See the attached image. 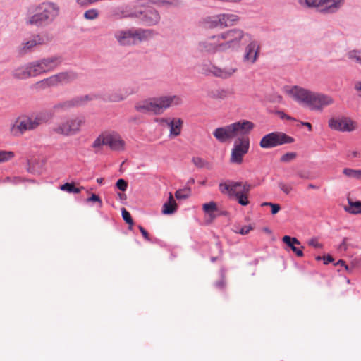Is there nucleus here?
I'll return each instance as SVG.
<instances>
[{
  "mask_svg": "<svg viewBox=\"0 0 361 361\" xmlns=\"http://www.w3.org/2000/svg\"><path fill=\"white\" fill-rule=\"evenodd\" d=\"M111 16L116 18H122L128 17V16L124 13V10L121 6L114 7L111 11Z\"/></svg>",
  "mask_w": 361,
  "mask_h": 361,
  "instance_id": "nucleus-41",
  "label": "nucleus"
},
{
  "mask_svg": "<svg viewBox=\"0 0 361 361\" xmlns=\"http://www.w3.org/2000/svg\"><path fill=\"white\" fill-rule=\"evenodd\" d=\"M130 31L133 45L136 44L137 42L147 41L152 38L157 34L156 32L152 29L131 28Z\"/></svg>",
  "mask_w": 361,
  "mask_h": 361,
  "instance_id": "nucleus-18",
  "label": "nucleus"
},
{
  "mask_svg": "<svg viewBox=\"0 0 361 361\" xmlns=\"http://www.w3.org/2000/svg\"><path fill=\"white\" fill-rule=\"evenodd\" d=\"M247 46L245 47V54L243 56L244 61L254 63L259 53V45L256 40H254L250 37V40L247 39Z\"/></svg>",
  "mask_w": 361,
  "mask_h": 361,
  "instance_id": "nucleus-19",
  "label": "nucleus"
},
{
  "mask_svg": "<svg viewBox=\"0 0 361 361\" xmlns=\"http://www.w3.org/2000/svg\"><path fill=\"white\" fill-rule=\"evenodd\" d=\"M116 186L118 189L124 192L127 190L128 183L124 179L120 178L117 180V182L116 183Z\"/></svg>",
  "mask_w": 361,
  "mask_h": 361,
  "instance_id": "nucleus-47",
  "label": "nucleus"
},
{
  "mask_svg": "<svg viewBox=\"0 0 361 361\" xmlns=\"http://www.w3.org/2000/svg\"><path fill=\"white\" fill-rule=\"evenodd\" d=\"M243 182H234L232 181L230 184L226 183H220L219 188L222 194H228L230 197H233V195L236 192L237 189L241 187Z\"/></svg>",
  "mask_w": 361,
  "mask_h": 361,
  "instance_id": "nucleus-26",
  "label": "nucleus"
},
{
  "mask_svg": "<svg viewBox=\"0 0 361 361\" xmlns=\"http://www.w3.org/2000/svg\"><path fill=\"white\" fill-rule=\"evenodd\" d=\"M192 163L199 168H202L205 165V161L200 157H193L192 159Z\"/></svg>",
  "mask_w": 361,
  "mask_h": 361,
  "instance_id": "nucleus-50",
  "label": "nucleus"
},
{
  "mask_svg": "<svg viewBox=\"0 0 361 361\" xmlns=\"http://www.w3.org/2000/svg\"><path fill=\"white\" fill-rule=\"evenodd\" d=\"M160 122L166 123L170 128V135L176 137L180 134L183 121L180 118H173L169 121L167 118H160Z\"/></svg>",
  "mask_w": 361,
  "mask_h": 361,
  "instance_id": "nucleus-24",
  "label": "nucleus"
},
{
  "mask_svg": "<svg viewBox=\"0 0 361 361\" xmlns=\"http://www.w3.org/2000/svg\"><path fill=\"white\" fill-rule=\"evenodd\" d=\"M270 204V207H271V214H276V213L279 212V211L281 209V207L279 204Z\"/></svg>",
  "mask_w": 361,
  "mask_h": 361,
  "instance_id": "nucleus-58",
  "label": "nucleus"
},
{
  "mask_svg": "<svg viewBox=\"0 0 361 361\" xmlns=\"http://www.w3.org/2000/svg\"><path fill=\"white\" fill-rule=\"evenodd\" d=\"M309 245L312 246L315 248H322L323 246L321 243H318L317 240L312 238L308 242Z\"/></svg>",
  "mask_w": 361,
  "mask_h": 361,
  "instance_id": "nucleus-54",
  "label": "nucleus"
},
{
  "mask_svg": "<svg viewBox=\"0 0 361 361\" xmlns=\"http://www.w3.org/2000/svg\"><path fill=\"white\" fill-rule=\"evenodd\" d=\"M177 204L172 194L170 193L168 201L163 205L162 213L164 214H172L177 210Z\"/></svg>",
  "mask_w": 361,
  "mask_h": 361,
  "instance_id": "nucleus-29",
  "label": "nucleus"
},
{
  "mask_svg": "<svg viewBox=\"0 0 361 361\" xmlns=\"http://www.w3.org/2000/svg\"><path fill=\"white\" fill-rule=\"evenodd\" d=\"M202 209L204 211V212L208 214L212 218L214 217V214H215L216 212H219V209L216 206V202L212 201L204 204L202 206Z\"/></svg>",
  "mask_w": 361,
  "mask_h": 361,
  "instance_id": "nucleus-35",
  "label": "nucleus"
},
{
  "mask_svg": "<svg viewBox=\"0 0 361 361\" xmlns=\"http://www.w3.org/2000/svg\"><path fill=\"white\" fill-rule=\"evenodd\" d=\"M138 228L139 230L140 231L142 236L144 237V238L146 240H148L149 241L150 240V238H149V233L142 226H138Z\"/></svg>",
  "mask_w": 361,
  "mask_h": 361,
  "instance_id": "nucleus-55",
  "label": "nucleus"
},
{
  "mask_svg": "<svg viewBox=\"0 0 361 361\" xmlns=\"http://www.w3.org/2000/svg\"><path fill=\"white\" fill-rule=\"evenodd\" d=\"M231 94H233V92L229 89H218L212 92V97L224 99Z\"/></svg>",
  "mask_w": 361,
  "mask_h": 361,
  "instance_id": "nucleus-34",
  "label": "nucleus"
},
{
  "mask_svg": "<svg viewBox=\"0 0 361 361\" xmlns=\"http://www.w3.org/2000/svg\"><path fill=\"white\" fill-rule=\"evenodd\" d=\"M86 202H98L99 207H102V201L101 198L97 195H96L94 193H92L91 195V196L86 200Z\"/></svg>",
  "mask_w": 361,
  "mask_h": 361,
  "instance_id": "nucleus-48",
  "label": "nucleus"
},
{
  "mask_svg": "<svg viewBox=\"0 0 361 361\" xmlns=\"http://www.w3.org/2000/svg\"><path fill=\"white\" fill-rule=\"evenodd\" d=\"M60 189L63 191H66L68 193L78 194L84 190L85 188L81 186L80 188H76L74 183H66L60 186Z\"/></svg>",
  "mask_w": 361,
  "mask_h": 361,
  "instance_id": "nucleus-33",
  "label": "nucleus"
},
{
  "mask_svg": "<svg viewBox=\"0 0 361 361\" xmlns=\"http://www.w3.org/2000/svg\"><path fill=\"white\" fill-rule=\"evenodd\" d=\"M154 4H170L172 5L178 2V0H149Z\"/></svg>",
  "mask_w": 361,
  "mask_h": 361,
  "instance_id": "nucleus-52",
  "label": "nucleus"
},
{
  "mask_svg": "<svg viewBox=\"0 0 361 361\" xmlns=\"http://www.w3.org/2000/svg\"><path fill=\"white\" fill-rule=\"evenodd\" d=\"M129 17L139 20L146 26L157 25L161 19L159 12L154 8H147L144 10L135 11L129 14Z\"/></svg>",
  "mask_w": 361,
  "mask_h": 361,
  "instance_id": "nucleus-10",
  "label": "nucleus"
},
{
  "mask_svg": "<svg viewBox=\"0 0 361 361\" xmlns=\"http://www.w3.org/2000/svg\"><path fill=\"white\" fill-rule=\"evenodd\" d=\"M216 68V66L212 63L211 62H205L202 63L200 66V72L202 74L207 76H214Z\"/></svg>",
  "mask_w": 361,
  "mask_h": 361,
  "instance_id": "nucleus-31",
  "label": "nucleus"
},
{
  "mask_svg": "<svg viewBox=\"0 0 361 361\" xmlns=\"http://www.w3.org/2000/svg\"><path fill=\"white\" fill-rule=\"evenodd\" d=\"M323 261L324 264H328L329 263L334 262V258L331 255H327L326 256L323 257Z\"/></svg>",
  "mask_w": 361,
  "mask_h": 361,
  "instance_id": "nucleus-59",
  "label": "nucleus"
},
{
  "mask_svg": "<svg viewBox=\"0 0 361 361\" xmlns=\"http://www.w3.org/2000/svg\"><path fill=\"white\" fill-rule=\"evenodd\" d=\"M301 125L302 126H305V127H307L309 130L311 131L312 130V125L311 123H308V122H301Z\"/></svg>",
  "mask_w": 361,
  "mask_h": 361,
  "instance_id": "nucleus-63",
  "label": "nucleus"
},
{
  "mask_svg": "<svg viewBox=\"0 0 361 361\" xmlns=\"http://www.w3.org/2000/svg\"><path fill=\"white\" fill-rule=\"evenodd\" d=\"M250 40V35L245 33L240 29H231L218 35L217 40H220V51H226L229 49H235L240 47L241 44Z\"/></svg>",
  "mask_w": 361,
  "mask_h": 361,
  "instance_id": "nucleus-5",
  "label": "nucleus"
},
{
  "mask_svg": "<svg viewBox=\"0 0 361 361\" xmlns=\"http://www.w3.org/2000/svg\"><path fill=\"white\" fill-rule=\"evenodd\" d=\"M279 187L286 195L289 194L292 190V187L290 185L285 184L283 182L279 183Z\"/></svg>",
  "mask_w": 361,
  "mask_h": 361,
  "instance_id": "nucleus-49",
  "label": "nucleus"
},
{
  "mask_svg": "<svg viewBox=\"0 0 361 361\" xmlns=\"http://www.w3.org/2000/svg\"><path fill=\"white\" fill-rule=\"evenodd\" d=\"M106 134H102L99 135L92 143V147L95 149H99L102 146L106 145Z\"/></svg>",
  "mask_w": 361,
  "mask_h": 361,
  "instance_id": "nucleus-42",
  "label": "nucleus"
},
{
  "mask_svg": "<svg viewBox=\"0 0 361 361\" xmlns=\"http://www.w3.org/2000/svg\"><path fill=\"white\" fill-rule=\"evenodd\" d=\"M276 114L279 116V117L281 118V119H286V120H289V121H295V119L288 115H287L286 114H285L283 111H277L276 112Z\"/></svg>",
  "mask_w": 361,
  "mask_h": 361,
  "instance_id": "nucleus-51",
  "label": "nucleus"
},
{
  "mask_svg": "<svg viewBox=\"0 0 361 361\" xmlns=\"http://www.w3.org/2000/svg\"><path fill=\"white\" fill-rule=\"evenodd\" d=\"M52 116L51 113L41 112L35 117L19 118L11 127V132L15 135L18 133L22 135L27 130H34L41 124L47 123Z\"/></svg>",
  "mask_w": 361,
  "mask_h": 361,
  "instance_id": "nucleus-6",
  "label": "nucleus"
},
{
  "mask_svg": "<svg viewBox=\"0 0 361 361\" xmlns=\"http://www.w3.org/2000/svg\"><path fill=\"white\" fill-rule=\"evenodd\" d=\"M241 190H236L235 194L233 195V197L238 200V202L242 206H246L249 204V201L247 200V195L252 188V185L248 183H243Z\"/></svg>",
  "mask_w": 361,
  "mask_h": 361,
  "instance_id": "nucleus-21",
  "label": "nucleus"
},
{
  "mask_svg": "<svg viewBox=\"0 0 361 361\" xmlns=\"http://www.w3.org/2000/svg\"><path fill=\"white\" fill-rule=\"evenodd\" d=\"M38 84L43 88H46L52 86H57L58 85H59V82L57 75L56 74L50 76L49 78L41 80L38 82Z\"/></svg>",
  "mask_w": 361,
  "mask_h": 361,
  "instance_id": "nucleus-32",
  "label": "nucleus"
},
{
  "mask_svg": "<svg viewBox=\"0 0 361 361\" xmlns=\"http://www.w3.org/2000/svg\"><path fill=\"white\" fill-rule=\"evenodd\" d=\"M12 76L18 80H24L30 77H35V75L32 72L31 63H30L25 66H21L14 69L12 71Z\"/></svg>",
  "mask_w": 361,
  "mask_h": 361,
  "instance_id": "nucleus-22",
  "label": "nucleus"
},
{
  "mask_svg": "<svg viewBox=\"0 0 361 361\" xmlns=\"http://www.w3.org/2000/svg\"><path fill=\"white\" fill-rule=\"evenodd\" d=\"M106 145L112 150L119 151L124 149L125 142L117 134H106Z\"/></svg>",
  "mask_w": 361,
  "mask_h": 361,
  "instance_id": "nucleus-20",
  "label": "nucleus"
},
{
  "mask_svg": "<svg viewBox=\"0 0 361 361\" xmlns=\"http://www.w3.org/2000/svg\"><path fill=\"white\" fill-rule=\"evenodd\" d=\"M59 84L68 83L75 80L78 78L77 73L74 71H66L57 73Z\"/></svg>",
  "mask_w": 361,
  "mask_h": 361,
  "instance_id": "nucleus-28",
  "label": "nucleus"
},
{
  "mask_svg": "<svg viewBox=\"0 0 361 361\" xmlns=\"http://www.w3.org/2000/svg\"><path fill=\"white\" fill-rule=\"evenodd\" d=\"M14 157V153L11 151H0V163L11 160Z\"/></svg>",
  "mask_w": 361,
  "mask_h": 361,
  "instance_id": "nucleus-43",
  "label": "nucleus"
},
{
  "mask_svg": "<svg viewBox=\"0 0 361 361\" xmlns=\"http://www.w3.org/2000/svg\"><path fill=\"white\" fill-rule=\"evenodd\" d=\"M99 12L97 8L88 9L83 14L84 18L87 20H96L99 18Z\"/></svg>",
  "mask_w": 361,
  "mask_h": 361,
  "instance_id": "nucleus-39",
  "label": "nucleus"
},
{
  "mask_svg": "<svg viewBox=\"0 0 361 361\" xmlns=\"http://www.w3.org/2000/svg\"><path fill=\"white\" fill-rule=\"evenodd\" d=\"M92 95L78 96L71 99L60 102L53 106L54 111H64L71 108L78 107L85 105L87 102L94 99Z\"/></svg>",
  "mask_w": 361,
  "mask_h": 361,
  "instance_id": "nucleus-12",
  "label": "nucleus"
},
{
  "mask_svg": "<svg viewBox=\"0 0 361 361\" xmlns=\"http://www.w3.org/2000/svg\"><path fill=\"white\" fill-rule=\"evenodd\" d=\"M297 175L303 179H309L310 178V174L308 171H299L297 172Z\"/></svg>",
  "mask_w": 361,
  "mask_h": 361,
  "instance_id": "nucleus-56",
  "label": "nucleus"
},
{
  "mask_svg": "<svg viewBox=\"0 0 361 361\" xmlns=\"http://www.w3.org/2000/svg\"><path fill=\"white\" fill-rule=\"evenodd\" d=\"M348 59L356 61L361 65V50H352L347 54Z\"/></svg>",
  "mask_w": 361,
  "mask_h": 361,
  "instance_id": "nucleus-40",
  "label": "nucleus"
},
{
  "mask_svg": "<svg viewBox=\"0 0 361 361\" xmlns=\"http://www.w3.org/2000/svg\"><path fill=\"white\" fill-rule=\"evenodd\" d=\"M252 227L251 226H244L242 227L240 226H235L234 231L236 233H239L241 235H246L251 230H252Z\"/></svg>",
  "mask_w": 361,
  "mask_h": 361,
  "instance_id": "nucleus-45",
  "label": "nucleus"
},
{
  "mask_svg": "<svg viewBox=\"0 0 361 361\" xmlns=\"http://www.w3.org/2000/svg\"><path fill=\"white\" fill-rule=\"evenodd\" d=\"M348 238H344L343 239L342 243L338 246V250L340 251H343V250L345 251V250H347V249L349 247V244H348Z\"/></svg>",
  "mask_w": 361,
  "mask_h": 361,
  "instance_id": "nucleus-53",
  "label": "nucleus"
},
{
  "mask_svg": "<svg viewBox=\"0 0 361 361\" xmlns=\"http://www.w3.org/2000/svg\"><path fill=\"white\" fill-rule=\"evenodd\" d=\"M182 102L181 97L178 95L163 96L139 101L135 103L134 108L139 113L159 115L171 106H178Z\"/></svg>",
  "mask_w": 361,
  "mask_h": 361,
  "instance_id": "nucleus-3",
  "label": "nucleus"
},
{
  "mask_svg": "<svg viewBox=\"0 0 361 361\" xmlns=\"http://www.w3.org/2000/svg\"><path fill=\"white\" fill-rule=\"evenodd\" d=\"M216 247L218 248V250H219V254H220V255H222L223 251H222V248H221V243H219V242H218V243H216Z\"/></svg>",
  "mask_w": 361,
  "mask_h": 361,
  "instance_id": "nucleus-64",
  "label": "nucleus"
},
{
  "mask_svg": "<svg viewBox=\"0 0 361 361\" xmlns=\"http://www.w3.org/2000/svg\"><path fill=\"white\" fill-rule=\"evenodd\" d=\"M284 92L298 104L308 107L310 110H322L331 104L333 99L326 94L312 92L298 85L285 86Z\"/></svg>",
  "mask_w": 361,
  "mask_h": 361,
  "instance_id": "nucleus-2",
  "label": "nucleus"
},
{
  "mask_svg": "<svg viewBox=\"0 0 361 361\" xmlns=\"http://www.w3.org/2000/svg\"><path fill=\"white\" fill-rule=\"evenodd\" d=\"M59 13L60 7L58 4L45 1L28 8L25 24L39 28L45 27L52 24Z\"/></svg>",
  "mask_w": 361,
  "mask_h": 361,
  "instance_id": "nucleus-1",
  "label": "nucleus"
},
{
  "mask_svg": "<svg viewBox=\"0 0 361 361\" xmlns=\"http://www.w3.org/2000/svg\"><path fill=\"white\" fill-rule=\"evenodd\" d=\"M343 173L349 178H353L357 180L361 179V169L345 168L343 170Z\"/></svg>",
  "mask_w": 361,
  "mask_h": 361,
  "instance_id": "nucleus-37",
  "label": "nucleus"
},
{
  "mask_svg": "<svg viewBox=\"0 0 361 361\" xmlns=\"http://www.w3.org/2000/svg\"><path fill=\"white\" fill-rule=\"evenodd\" d=\"M294 142V139L282 132H272L265 135L259 142L263 149H271L284 144Z\"/></svg>",
  "mask_w": 361,
  "mask_h": 361,
  "instance_id": "nucleus-9",
  "label": "nucleus"
},
{
  "mask_svg": "<svg viewBox=\"0 0 361 361\" xmlns=\"http://www.w3.org/2000/svg\"><path fill=\"white\" fill-rule=\"evenodd\" d=\"M338 264L343 266L347 271L350 270L349 267L347 264H345V262L344 260L340 259L337 262L336 264H335V265H338Z\"/></svg>",
  "mask_w": 361,
  "mask_h": 361,
  "instance_id": "nucleus-60",
  "label": "nucleus"
},
{
  "mask_svg": "<svg viewBox=\"0 0 361 361\" xmlns=\"http://www.w3.org/2000/svg\"><path fill=\"white\" fill-rule=\"evenodd\" d=\"M133 92L123 94L121 92H114L109 95L108 101L111 102H118L124 100L129 94Z\"/></svg>",
  "mask_w": 361,
  "mask_h": 361,
  "instance_id": "nucleus-36",
  "label": "nucleus"
},
{
  "mask_svg": "<svg viewBox=\"0 0 361 361\" xmlns=\"http://www.w3.org/2000/svg\"><path fill=\"white\" fill-rule=\"evenodd\" d=\"M300 4L308 8H317L324 14L338 12L344 4V0H299Z\"/></svg>",
  "mask_w": 361,
  "mask_h": 361,
  "instance_id": "nucleus-7",
  "label": "nucleus"
},
{
  "mask_svg": "<svg viewBox=\"0 0 361 361\" xmlns=\"http://www.w3.org/2000/svg\"><path fill=\"white\" fill-rule=\"evenodd\" d=\"M49 41V39L47 35H35L30 40L21 44L20 52L21 54H25L32 51L35 47L44 44Z\"/></svg>",
  "mask_w": 361,
  "mask_h": 361,
  "instance_id": "nucleus-15",
  "label": "nucleus"
},
{
  "mask_svg": "<svg viewBox=\"0 0 361 361\" xmlns=\"http://www.w3.org/2000/svg\"><path fill=\"white\" fill-rule=\"evenodd\" d=\"M296 157L297 154L295 152H287L281 157L280 161L281 162H289Z\"/></svg>",
  "mask_w": 361,
  "mask_h": 361,
  "instance_id": "nucleus-46",
  "label": "nucleus"
},
{
  "mask_svg": "<svg viewBox=\"0 0 361 361\" xmlns=\"http://www.w3.org/2000/svg\"><path fill=\"white\" fill-rule=\"evenodd\" d=\"M227 214H228V212L226 211H220L219 209V212H216L215 214H214V217L213 218H215V217L221 216V215L226 216Z\"/></svg>",
  "mask_w": 361,
  "mask_h": 361,
  "instance_id": "nucleus-61",
  "label": "nucleus"
},
{
  "mask_svg": "<svg viewBox=\"0 0 361 361\" xmlns=\"http://www.w3.org/2000/svg\"><path fill=\"white\" fill-rule=\"evenodd\" d=\"M114 37L121 46L133 45L130 29L116 31L114 33Z\"/></svg>",
  "mask_w": 361,
  "mask_h": 361,
  "instance_id": "nucleus-27",
  "label": "nucleus"
},
{
  "mask_svg": "<svg viewBox=\"0 0 361 361\" xmlns=\"http://www.w3.org/2000/svg\"><path fill=\"white\" fill-rule=\"evenodd\" d=\"M121 214L123 220L129 224L130 228L133 224V220L131 217V215L129 212H128L125 208L121 209Z\"/></svg>",
  "mask_w": 361,
  "mask_h": 361,
  "instance_id": "nucleus-44",
  "label": "nucleus"
},
{
  "mask_svg": "<svg viewBox=\"0 0 361 361\" xmlns=\"http://www.w3.org/2000/svg\"><path fill=\"white\" fill-rule=\"evenodd\" d=\"M85 122V119L83 116L69 118L60 123L57 126H54L52 131L65 136L75 135L80 131V128Z\"/></svg>",
  "mask_w": 361,
  "mask_h": 361,
  "instance_id": "nucleus-8",
  "label": "nucleus"
},
{
  "mask_svg": "<svg viewBox=\"0 0 361 361\" xmlns=\"http://www.w3.org/2000/svg\"><path fill=\"white\" fill-rule=\"evenodd\" d=\"M282 241L289 249L295 253L298 257H302L304 255L302 250L303 246H301L300 248L296 247V245H300V242L296 238L285 235L283 237Z\"/></svg>",
  "mask_w": 361,
  "mask_h": 361,
  "instance_id": "nucleus-23",
  "label": "nucleus"
},
{
  "mask_svg": "<svg viewBox=\"0 0 361 361\" xmlns=\"http://www.w3.org/2000/svg\"><path fill=\"white\" fill-rule=\"evenodd\" d=\"M239 20L237 15L233 13H223L213 16L211 24L213 27H228L236 23Z\"/></svg>",
  "mask_w": 361,
  "mask_h": 361,
  "instance_id": "nucleus-17",
  "label": "nucleus"
},
{
  "mask_svg": "<svg viewBox=\"0 0 361 361\" xmlns=\"http://www.w3.org/2000/svg\"><path fill=\"white\" fill-rule=\"evenodd\" d=\"M214 77L219 78L224 80L231 78L235 73L237 72L238 68L236 66L231 65L224 68L216 66L215 68Z\"/></svg>",
  "mask_w": 361,
  "mask_h": 361,
  "instance_id": "nucleus-25",
  "label": "nucleus"
},
{
  "mask_svg": "<svg viewBox=\"0 0 361 361\" xmlns=\"http://www.w3.org/2000/svg\"><path fill=\"white\" fill-rule=\"evenodd\" d=\"M218 35L211 36L197 44V50L204 54H215L220 51V40H217Z\"/></svg>",
  "mask_w": 361,
  "mask_h": 361,
  "instance_id": "nucleus-14",
  "label": "nucleus"
},
{
  "mask_svg": "<svg viewBox=\"0 0 361 361\" xmlns=\"http://www.w3.org/2000/svg\"><path fill=\"white\" fill-rule=\"evenodd\" d=\"M348 203L349 206L344 207L345 212L353 214L361 213V201H353L352 199L348 197Z\"/></svg>",
  "mask_w": 361,
  "mask_h": 361,
  "instance_id": "nucleus-30",
  "label": "nucleus"
},
{
  "mask_svg": "<svg viewBox=\"0 0 361 361\" xmlns=\"http://www.w3.org/2000/svg\"><path fill=\"white\" fill-rule=\"evenodd\" d=\"M254 124L248 121H238L234 123L216 128L213 132L214 137L220 142H226L238 135L248 133Z\"/></svg>",
  "mask_w": 361,
  "mask_h": 361,
  "instance_id": "nucleus-4",
  "label": "nucleus"
},
{
  "mask_svg": "<svg viewBox=\"0 0 361 361\" xmlns=\"http://www.w3.org/2000/svg\"><path fill=\"white\" fill-rule=\"evenodd\" d=\"M62 62L60 56H51L44 58L31 63L32 72L35 75H39L43 73H46L55 69Z\"/></svg>",
  "mask_w": 361,
  "mask_h": 361,
  "instance_id": "nucleus-11",
  "label": "nucleus"
},
{
  "mask_svg": "<svg viewBox=\"0 0 361 361\" xmlns=\"http://www.w3.org/2000/svg\"><path fill=\"white\" fill-rule=\"evenodd\" d=\"M191 190L188 187H185L183 189H179L176 191L175 197L178 200H185L190 196Z\"/></svg>",
  "mask_w": 361,
  "mask_h": 361,
  "instance_id": "nucleus-38",
  "label": "nucleus"
},
{
  "mask_svg": "<svg viewBox=\"0 0 361 361\" xmlns=\"http://www.w3.org/2000/svg\"><path fill=\"white\" fill-rule=\"evenodd\" d=\"M7 182L13 183V178L6 177V178H4L2 180H0V183H7Z\"/></svg>",
  "mask_w": 361,
  "mask_h": 361,
  "instance_id": "nucleus-62",
  "label": "nucleus"
},
{
  "mask_svg": "<svg viewBox=\"0 0 361 361\" xmlns=\"http://www.w3.org/2000/svg\"><path fill=\"white\" fill-rule=\"evenodd\" d=\"M250 142L248 138H238L234 143L232 149L230 161L231 163L241 164L243 162V156L247 153L249 150Z\"/></svg>",
  "mask_w": 361,
  "mask_h": 361,
  "instance_id": "nucleus-13",
  "label": "nucleus"
},
{
  "mask_svg": "<svg viewBox=\"0 0 361 361\" xmlns=\"http://www.w3.org/2000/svg\"><path fill=\"white\" fill-rule=\"evenodd\" d=\"M329 126L334 130L342 132H350L355 129V123L348 118H331Z\"/></svg>",
  "mask_w": 361,
  "mask_h": 361,
  "instance_id": "nucleus-16",
  "label": "nucleus"
},
{
  "mask_svg": "<svg viewBox=\"0 0 361 361\" xmlns=\"http://www.w3.org/2000/svg\"><path fill=\"white\" fill-rule=\"evenodd\" d=\"M215 286L216 288H219V289H224L226 286V281L224 279H221V280L216 281L215 283Z\"/></svg>",
  "mask_w": 361,
  "mask_h": 361,
  "instance_id": "nucleus-57",
  "label": "nucleus"
}]
</instances>
